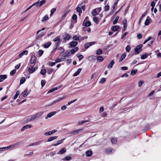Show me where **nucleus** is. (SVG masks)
<instances>
[{
    "label": "nucleus",
    "instance_id": "864d4df0",
    "mask_svg": "<svg viewBox=\"0 0 161 161\" xmlns=\"http://www.w3.org/2000/svg\"><path fill=\"white\" fill-rule=\"evenodd\" d=\"M137 72V70L136 69V70L132 69L131 72V73H130L131 75H133L136 73Z\"/></svg>",
    "mask_w": 161,
    "mask_h": 161
},
{
    "label": "nucleus",
    "instance_id": "338daca9",
    "mask_svg": "<svg viewBox=\"0 0 161 161\" xmlns=\"http://www.w3.org/2000/svg\"><path fill=\"white\" fill-rule=\"evenodd\" d=\"M104 10L105 11H108L109 9V6L108 5H107L105 6L104 8Z\"/></svg>",
    "mask_w": 161,
    "mask_h": 161
},
{
    "label": "nucleus",
    "instance_id": "4468645a",
    "mask_svg": "<svg viewBox=\"0 0 161 161\" xmlns=\"http://www.w3.org/2000/svg\"><path fill=\"white\" fill-rule=\"evenodd\" d=\"M78 44V42L75 41H72L69 43V45L71 47H74Z\"/></svg>",
    "mask_w": 161,
    "mask_h": 161
},
{
    "label": "nucleus",
    "instance_id": "58836bf2",
    "mask_svg": "<svg viewBox=\"0 0 161 161\" xmlns=\"http://www.w3.org/2000/svg\"><path fill=\"white\" fill-rule=\"evenodd\" d=\"M53 41L54 42H60V37L59 36H58L55 37L53 39Z\"/></svg>",
    "mask_w": 161,
    "mask_h": 161
},
{
    "label": "nucleus",
    "instance_id": "ea45409f",
    "mask_svg": "<svg viewBox=\"0 0 161 161\" xmlns=\"http://www.w3.org/2000/svg\"><path fill=\"white\" fill-rule=\"evenodd\" d=\"M96 53L97 55H100L102 53V51L100 49H99L96 51Z\"/></svg>",
    "mask_w": 161,
    "mask_h": 161
},
{
    "label": "nucleus",
    "instance_id": "a18cd8bd",
    "mask_svg": "<svg viewBox=\"0 0 161 161\" xmlns=\"http://www.w3.org/2000/svg\"><path fill=\"white\" fill-rule=\"evenodd\" d=\"M91 25V23L89 21H88L86 22L84 25V26L86 27H88L90 26Z\"/></svg>",
    "mask_w": 161,
    "mask_h": 161
},
{
    "label": "nucleus",
    "instance_id": "cd10ccee",
    "mask_svg": "<svg viewBox=\"0 0 161 161\" xmlns=\"http://www.w3.org/2000/svg\"><path fill=\"white\" fill-rule=\"evenodd\" d=\"M97 60L99 62H101L103 60V58L102 56H99L97 57Z\"/></svg>",
    "mask_w": 161,
    "mask_h": 161
},
{
    "label": "nucleus",
    "instance_id": "6e6d98bb",
    "mask_svg": "<svg viewBox=\"0 0 161 161\" xmlns=\"http://www.w3.org/2000/svg\"><path fill=\"white\" fill-rule=\"evenodd\" d=\"M16 70L15 69H14L12 70L10 72V75H13L16 73Z\"/></svg>",
    "mask_w": 161,
    "mask_h": 161
},
{
    "label": "nucleus",
    "instance_id": "c9c22d12",
    "mask_svg": "<svg viewBox=\"0 0 161 161\" xmlns=\"http://www.w3.org/2000/svg\"><path fill=\"white\" fill-rule=\"evenodd\" d=\"M72 19L73 20L75 21V23L77 22V16L75 14H74L72 16Z\"/></svg>",
    "mask_w": 161,
    "mask_h": 161
},
{
    "label": "nucleus",
    "instance_id": "bb28decb",
    "mask_svg": "<svg viewBox=\"0 0 161 161\" xmlns=\"http://www.w3.org/2000/svg\"><path fill=\"white\" fill-rule=\"evenodd\" d=\"M20 142H18L13 144L14 148H16L18 147L21 144Z\"/></svg>",
    "mask_w": 161,
    "mask_h": 161
},
{
    "label": "nucleus",
    "instance_id": "49530a36",
    "mask_svg": "<svg viewBox=\"0 0 161 161\" xmlns=\"http://www.w3.org/2000/svg\"><path fill=\"white\" fill-rule=\"evenodd\" d=\"M79 36H78L76 35H75L73 37V39L75 41H79Z\"/></svg>",
    "mask_w": 161,
    "mask_h": 161
},
{
    "label": "nucleus",
    "instance_id": "9b49d317",
    "mask_svg": "<svg viewBox=\"0 0 161 161\" xmlns=\"http://www.w3.org/2000/svg\"><path fill=\"white\" fill-rule=\"evenodd\" d=\"M63 99V97H59L56 100L54 101L53 102L48 104L47 105V106H51V105L53 104H54L56 103L57 102L62 100Z\"/></svg>",
    "mask_w": 161,
    "mask_h": 161
},
{
    "label": "nucleus",
    "instance_id": "473e14b6",
    "mask_svg": "<svg viewBox=\"0 0 161 161\" xmlns=\"http://www.w3.org/2000/svg\"><path fill=\"white\" fill-rule=\"evenodd\" d=\"M48 19V16L47 15H45L42 19V22H44Z\"/></svg>",
    "mask_w": 161,
    "mask_h": 161
},
{
    "label": "nucleus",
    "instance_id": "72a5a7b5",
    "mask_svg": "<svg viewBox=\"0 0 161 161\" xmlns=\"http://www.w3.org/2000/svg\"><path fill=\"white\" fill-rule=\"evenodd\" d=\"M53 69L50 68H48L47 69V73L49 74H51L53 71Z\"/></svg>",
    "mask_w": 161,
    "mask_h": 161
},
{
    "label": "nucleus",
    "instance_id": "b1692460",
    "mask_svg": "<svg viewBox=\"0 0 161 161\" xmlns=\"http://www.w3.org/2000/svg\"><path fill=\"white\" fill-rule=\"evenodd\" d=\"M126 56V53H124L121 56V58L119 59V62H121L125 58Z\"/></svg>",
    "mask_w": 161,
    "mask_h": 161
},
{
    "label": "nucleus",
    "instance_id": "c85d7f7f",
    "mask_svg": "<svg viewBox=\"0 0 161 161\" xmlns=\"http://www.w3.org/2000/svg\"><path fill=\"white\" fill-rule=\"evenodd\" d=\"M65 36L64 37V40L66 41L69 39L70 36L68 34H66Z\"/></svg>",
    "mask_w": 161,
    "mask_h": 161
},
{
    "label": "nucleus",
    "instance_id": "7ed1b4c3",
    "mask_svg": "<svg viewBox=\"0 0 161 161\" xmlns=\"http://www.w3.org/2000/svg\"><path fill=\"white\" fill-rule=\"evenodd\" d=\"M86 3L87 2L86 1H85L81 2L76 8V10L79 13V15H80V13H81L82 12L81 8V6L84 3Z\"/></svg>",
    "mask_w": 161,
    "mask_h": 161
},
{
    "label": "nucleus",
    "instance_id": "3c124183",
    "mask_svg": "<svg viewBox=\"0 0 161 161\" xmlns=\"http://www.w3.org/2000/svg\"><path fill=\"white\" fill-rule=\"evenodd\" d=\"M5 148H6L5 149V151H6V150H8L9 149H12L14 148L13 145H10V146H8L7 147H5Z\"/></svg>",
    "mask_w": 161,
    "mask_h": 161
},
{
    "label": "nucleus",
    "instance_id": "a211bd4d",
    "mask_svg": "<svg viewBox=\"0 0 161 161\" xmlns=\"http://www.w3.org/2000/svg\"><path fill=\"white\" fill-rule=\"evenodd\" d=\"M119 29V27L117 25L113 26L111 27V29L114 31H116L118 30Z\"/></svg>",
    "mask_w": 161,
    "mask_h": 161
},
{
    "label": "nucleus",
    "instance_id": "a19ab883",
    "mask_svg": "<svg viewBox=\"0 0 161 161\" xmlns=\"http://www.w3.org/2000/svg\"><path fill=\"white\" fill-rule=\"evenodd\" d=\"M58 89V88L57 87H54V88L50 89L48 92L47 93H49L52 92H53L54 91H55L56 90Z\"/></svg>",
    "mask_w": 161,
    "mask_h": 161
},
{
    "label": "nucleus",
    "instance_id": "5701e85b",
    "mask_svg": "<svg viewBox=\"0 0 161 161\" xmlns=\"http://www.w3.org/2000/svg\"><path fill=\"white\" fill-rule=\"evenodd\" d=\"M66 151V149L65 148H64L60 150L57 153V154H62L64 153Z\"/></svg>",
    "mask_w": 161,
    "mask_h": 161
},
{
    "label": "nucleus",
    "instance_id": "f257e3e1",
    "mask_svg": "<svg viewBox=\"0 0 161 161\" xmlns=\"http://www.w3.org/2000/svg\"><path fill=\"white\" fill-rule=\"evenodd\" d=\"M29 67L28 68V70L30 74H32L35 72L36 70L37 69L36 67H34V65H30L28 64Z\"/></svg>",
    "mask_w": 161,
    "mask_h": 161
},
{
    "label": "nucleus",
    "instance_id": "774afa93",
    "mask_svg": "<svg viewBox=\"0 0 161 161\" xmlns=\"http://www.w3.org/2000/svg\"><path fill=\"white\" fill-rule=\"evenodd\" d=\"M67 108V106L66 105H64L62 106L61 108V109L62 110H64L66 109Z\"/></svg>",
    "mask_w": 161,
    "mask_h": 161
},
{
    "label": "nucleus",
    "instance_id": "4d7b16f0",
    "mask_svg": "<svg viewBox=\"0 0 161 161\" xmlns=\"http://www.w3.org/2000/svg\"><path fill=\"white\" fill-rule=\"evenodd\" d=\"M56 9L55 8H53L51 9V14H50V16H52L54 13L56 11Z\"/></svg>",
    "mask_w": 161,
    "mask_h": 161
},
{
    "label": "nucleus",
    "instance_id": "20e7f679",
    "mask_svg": "<svg viewBox=\"0 0 161 161\" xmlns=\"http://www.w3.org/2000/svg\"><path fill=\"white\" fill-rule=\"evenodd\" d=\"M46 2V0H42L41 1H38L34 3L33 4V5H36L37 7H39L41 6L43 4H44Z\"/></svg>",
    "mask_w": 161,
    "mask_h": 161
},
{
    "label": "nucleus",
    "instance_id": "423d86ee",
    "mask_svg": "<svg viewBox=\"0 0 161 161\" xmlns=\"http://www.w3.org/2000/svg\"><path fill=\"white\" fill-rule=\"evenodd\" d=\"M35 119L34 115H31L27 117L24 119L25 121L26 122L31 121Z\"/></svg>",
    "mask_w": 161,
    "mask_h": 161
},
{
    "label": "nucleus",
    "instance_id": "6e6552de",
    "mask_svg": "<svg viewBox=\"0 0 161 161\" xmlns=\"http://www.w3.org/2000/svg\"><path fill=\"white\" fill-rule=\"evenodd\" d=\"M96 43V42H92L88 43H86L85 45V47L86 49L88 48L90 46H92L93 45H94Z\"/></svg>",
    "mask_w": 161,
    "mask_h": 161
},
{
    "label": "nucleus",
    "instance_id": "69168bd1",
    "mask_svg": "<svg viewBox=\"0 0 161 161\" xmlns=\"http://www.w3.org/2000/svg\"><path fill=\"white\" fill-rule=\"evenodd\" d=\"M112 144H115L116 143L117 140L115 139H113L111 140Z\"/></svg>",
    "mask_w": 161,
    "mask_h": 161
},
{
    "label": "nucleus",
    "instance_id": "c756f323",
    "mask_svg": "<svg viewBox=\"0 0 161 161\" xmlns=\"http://www.w3.org/2000/svg\"><path fill=\"white\" fill-rule=\"evenodd\" d=\"M81 130V129H78L76 130H74L73 131H72L70 133L71 134L74 135L77 134Z\"/></svg>",
    "mask_w": 161,
    "mask_h": 161
},
{
    "label": "nucleus",
    "instance_id": "09e8293b",
    "mask_svg": "<svg viewBox=\"0 0 161 161\" xmlns=\"http://www.w3.org/2000/svg\"><path fill=\"white\" fill-rule=\"evenodd\" d=\"M61 43V41L58 42L55 44L56 46V47L53 49V51H55L56 49L58 47L59 45Z\"/></svg>",
    "mask_w": 161,
    "mask_h": 161
},
{
    "label": "nucleus",
    "instance_id": "680f3d73",
    "mask_svg": "<svg viewBox=\"0 0 161 161\" xmlns=\"http://www.w3.org/2000/svg\"><path fill=\"white\" fill-rule=\"evenodd\" d=\"M97 11L95 9L93 10L92 13V15L94 16L96 15L97 14Z\"/></svg>",
    "mask_w": 161,
    "mask_h": 161
},
{
    "label": "nucleus",
    "instance_id": "37998d69",
    "mask_svg": "<svg viewBox=\"0 0 161 161\" xmlns=\"http://www.w3.org/2000/svg\"><path fill=\"white\" fill-rule=\"evenodd\" d=\"M89 120H85V121H79L78 122V125H81L82 124H83L85 123H86L87 122H89Z\"/></svg>",
    "mask_w": 161,
    "mask_h": 161
},
{
    "label": "nucleus",
    "instance_id": "f704fd0d",
    "mask_svg": "<svg viewBox=\"0 0 161 161\" xmlns=\"http://www.w3.org/2000/svg\"><path fill=\"white\" fill-rule=\"evenodd\" d=\"M69 10H66V11H64V14L62 17V18L63 19H64L65 18L66 16L68 14V13H69Z\"/></svg>",
    "mask_w": 161,
    "mask_h": 161
},
{
    "label": "nucleus",
    "instance_id": "2eb2a0df",
    "mask_svg": "<svg viewBox=\"0 0 161 161\" xmlns=\"http://www.w3.org/2000/svg\"><path fill=\"white\" fill-rule=\"evenodd\" d=\"M105 153L108 154L111 153L112 152H114V150L111 148H108L105 149Z\"/></svg>",
    "mask_w": 161,
    "mask_h": 161
},
{
    "label": "nucleus",
    "instance_id": "0e129e2a",
    "mask_svg": "<svg viewBox=\"0 0 161 161\" xmlns=\"http://www.w3.org/2000/svg\"><path fill=\"white\" fill-rule=\"evenodd\" d=\"M147 57V54H146L144 55H143L141 57V59H144L146 58Z\"/></svg>",
    "mask_w": 161,
    "mask_h": 161
},
{
    "label": "nucleus",
    "instance_id": "39448f33",
    "mask_svg": "<svg viewBox=\"0 0 161 161\" xmlns=\"http://www.w3.org/2000/svg\"><path fill=\"white\" fill-rule=\"evenodd\" d=\"M71 55L70 52L69 50L66 51L62 56L61 59L63 60L66 59L67 57H69Z\"/></svg>",
    "mask_w": 161,
    "mask_h": 161
},
{
    "label": "nucleus",
    "instance_id": "9d476101",
    "mask_svg": "<svg viewBox=\"0 0 161 161\" xmlns=\"http://www.w3.org/2000/svg\"><path fill=\"white\" fill-rule=\"evenodd\" d=\"M28 51L27 50H25L23 51L19 55V58H21L23 56L25 55H27L28 54Z\"/></svg>",
    "mask_w": 161,
    "mask_h": 161
},
{
    "label": "nucleus",
    "instance_id": "f03ea898",
    "mask_svg": "<svg viewBox=\"0 0 161 161\" xmlns=\"http://www.w3.org/2000/svg\"><path fill=\"white\" fill-rule=\"evenodd\" d=\"M142 45L140 44L138 45L134 48L135 53L136 54H137L140 53L142 51Z\"/></svg>",
    "mask_w": 161,
    "mask_h": 161
},
{
    "label": "nucleus",
    "instance_id": "7c9ffc66",
    "mask_svg": "<svg viewBox=\"0 0 161 161\" xmlns=\"http://www.w3.org/2000/svg\"><path fill=\"white\" fill-rule=\"evenodd\" d=\"M86 156L90 157L92 155V151H87L86 152Z\"/></svg>",
    "mask_w": 161,
    "mask_h": 161
},
{
    "label": "nucleus",
    "instance_id": "412c9836",
    "mask_svg": "<svg viewBox=\"0 0 161 161\" xmlns=\"http://www.w3.org/2000/svg\"><path fill=\"white\" fill-rule=\"evenodd\" d=\"M150 19V18L149 16L147 17V18L145 22V25H148L149 24Z\"/></svg>",
    "mask_w": 161,
    "mask_h": 161
},
{
    "label": "nucleus",
    "instance_id": "4c0bfd02",
    "mask_svg": "<svg viewBox=\"0 0 161 161\" xmlns=\"http://www.w3.org/2000/svg\"><path fill=\"white\" fill-rule=\"evenodd\" d=\"M93 20L94 21L96 24H98L99 23V21L98 20V19L96 17H94L93 18Z\"/></svg>",
    "mask_w": 161,
    "mask_h": 161
},
{
    "label": "nucleus",
    "instance_id": "6ab92c4d",
    "mask_svg": "<svg viewBox=\"0 0 161 161\" xmlns=\"http://www.w3.org/2000/svg\"><path fill=\"white\" fill-rule=\"evenodd\" d=\"M114 64V62L113 60H112L111 62L108 64V66L107 68L108 69H111L113 65Z\"/></svg>",
    "mask_w": 161,
    "mask_h": 161
},
{
    "label": "nucleus",
    "instance_id": "de8ad7c7",
    "mask_svg": "<svg viewBox=\"0 0 161 161\" xmlns=\"http://www.w3.org/2000/svg\"><path fill=\"white\" fill-rule=\"evenodd\" d=\"M19 93H20L19 92V91H17L16 92V94L14 97V100L16 99L17 98L19 94Z\"/></svg>",
    "mask_w": 161,
    "mask_h": 161
},
{
    "label": "nucleus",
    "instance_id": "f8f14e48",
    "mask_svg": "<svg viewBox=\"0 0 161 161\" xmlns=\"http://www.w3.org/2000/svg\"><path fill=\"white\" fill-rule=\"evenodd\" d=\"M43 113L42 112H40L34 115V116L35 119L40 118L42 115Z\"/></svg>",
    "mask_w": 161,
    "mask_h": 161
},
{
    "label": "nucleus",
    "instance_id": "052dcab7",
    "mask_svg": "<svg viewBox=\"0 0 161 161\" xmlns=\"http://www.w3.org/2000/svg\"><path fill=\"white\" fill-rule=\"evenodd\" d=\"M46 81L45 80H42L41 81V84L42 87H43L46 83Z\"/></svg>",
    "mask_w": 161,
    "mask_h": 161
},
{
    "label": "nucleus",
    "instance_id": "e2e57ef3",
    "mask_svg": "<svg viewBox=\"0 0 161 161\" xmlns=\"http://www.w3.org/2000/svg\"><path fill=\"white\" fill-rule=\"evenodd\" d=\"M105 81L106 79L105 78H103L101 79L99 82L101 83H103Z\"/></svg>",
    "mask_w": 161,
    "mask_h": 161
},
{
    "label": "nucleus",
    "instance_id": "e433bc0d",
    "mask_svg": "<svg viewBox=\"0 0 161 161\" xmlns=\"http://www.w3.org/2000/svg\"><path fill=\"white\" fill-rule=\"evenodd\" d=\"M27 91V89H26L23 92V93H22V95L23 97H25L28 95Z\"/></svg>",
    "mask_w": 161,
    "mask_h": 161
},
{
    "label": "nucleus",
    "instance_id": "f3484780",
    "mask_svg": "<svg viewBox=\"0 0 161 161\" xmlns=\"http://www.w3.org/2000/svg\"><path fill=\"white\" fill-rule=\"evenodd\" d=\"M127 20L126 19L124 20L123 22V24L124 25V28L123 30V31H125L127 28Z\"/></svg>",
    "mask_w": 161,
    "mask_h": 161
},
{
    "label": "nucleus",
    "instance_id": "5fc2aeb1",
    "mask_svg": "<svg viewBox=\"0 0 161 161\" xmlns=\"http://www.w3.org/2000/svg\"><path fill=\"white\" fill-rule=\"evenodd\" d=\"M71 158H72L71 157L69 156H67L64 158L63 159L64 160H70L71 159Z\"/></svg>",
    "mask_w": 161,
    "mask_h": 161
},
{
    "label": "nucleus",
    "instance_id": "aec40b11",
    "mask_svg": "<svg viewBox=\"0 0 161 161\" xmlns=\"http://www.w3.org/2000/svg\"><path fill=\"white\" fill-rule=\"evenodd\" d=\"M79 48L76 47L74 48L71 49L70 52L71 54H73L75 52L77 51L78 50Z\"/></svg>",
    "mask_w": 161,
    "mask_h": 161
},
{
    "label": "nucleus",
    "instance_id": "dca6fc26",
    "mask_svg": "<svg viewBox=\"0 0 161 161\" xmlns=\"http://www.w3.org/2000/svg\"><path fill=\"white\" fill-rule=\"evenodd\" d=\"M7 78V76L6 75H0V82L3 81Z\"/></svg>",
    "mask_w": 161,
    "mask_h": 161
},
{
    "label": "nucleus",
    "instance_id": "2f4dec72",
    "mask_svg": "<svg viewBox=\"0 0 161 161\" xmlns=\"http://www.w3.org/2000/svg\"><path fill=\"white\" fill-rule=\"evenodd\" d=\"M63 140H59L57 142V143L53 144V146H57L58 145L62 143L63 142Z\"/></svg>",
    "mask_w": 161,
    "mask_h": 161
},
{
    "label": "nucleus",
    "instance_id": "79ce46f5",
    "mask_svg": "<svg viewBox=\"0 0 161 161\" xmlns=\"http://www.w3.org/2000/svg\"><path fill=\"white\" fill-rule=\"evenodd\" d=\"M46 72V69H42L41 70L40 73L42 75H44L45 74Z\"/></svg>",
    "mask_w": 161,
    "mask_h": 161
},
{
    "label": "nucleus",
    "instance_id": "4be33fe9",
    "mask_svg": "<svg viewBox=\"0 0 161 161\" xmlns=\"http://www.w3.org/2000/svg\"><path fill=\"white\" fill-rule=\"evenodd\" d=\"M58 138L57 136H52L49 138L47 140V142H49L53 141Z\"/></svg>",
    "mask_w": 161,
    "mask_h": 161
},
{
    "label": "nucleus",
    "instance_id": "0eeeda50",
    "mask_svg": "<svg viewBox=\"0 0 161 161\" xmlns=\"http://www.w3.org/2000/svg\"><path fill=\"white\" fill-rule=\"evenodd\" d=\"M36 58L35 56H32L30 60V63L29 64L34 65L36 61Z\"/></svg>",
    "mask_w": 161,
    "mask_h": 161
},
{
    "label": "nucleus",
    "instance_id": "13d9d810",
    "mask_svg": "<svg viewBox=\"0 0 161 161\" xmlns=\"http://www.w3.org/2000/svg\"><path fill=\"white\" fill-rule=\"evenodd\" d=\"M117 4L116 3H114V5L112 6V8H113V11H114L115 10V8L117 6Z\"/></svg>",
    "mask_w": 161,
    "mask_h": 161
},
{
    "label": "nucleus",
    "instance_id": "603ef678",
    "mask_svg": "<svg viewBox=\"0 0 161 161\" xmlns=\"http://www.w3.org/2000/svg\"><path fill=\"white\" fill-rule=\"evenodd\" d=\"M125 49L127 52H129L130 50V47L129 45H128L125 47Z\"/></svg>",
    "mask_w": 161,
    "mask_h": 161
},
{
    "label": "nucleus",
    "instance_id": "393cba45",
    "mask_svg": "<svg viewBox=\"0 0 161 161\" xmlns=\"http://www.w3.org/2000/svg\"><path fill=\"white\" fill-rule=\"evenodd\" d=\"M82 69L79 68V69L73 75V76H76L78 75L80 73Z\"/></svg>",
    "mask_w": 161,
    "mask_h": 161
},
{
    "label": "nucleus",
    "instance_id": "8fccbe9b",
    "mask_svg": "<svg viewBox=\"0 0 161 161\" xmlns=\"http://www.w3.org/2000/svg\"><path fill=\"white\" fill-rule=\"evenodd\" d=\"M59 50V52L60 53H62L64 52V49L62 47H59L58 49Z\"/></svg>",
    "mask_w": 161,
    "mask_h": 161
},
{
    "label": "nucleus",
    "instance_id": "a878e982",
    "mask_svg": "<svg viewBox=\"0 0 161 161\" xmlns=\"http://www.w3.org/2000/svg\"><path fill=\"white\" fill-rule=\"evenodd\" d=\"M51 44V43L50 42H48L44 44V47L45 48H48Z\"/></svg>",
    "mask_w": 161,
    "mask_h": 161
},
{
    "label": "nucleus",
    "instance_id": "ddd939ff",
    "mask_svg": "<svg viewBox=\"0 0 161 161\" xmlns=\"http://www.w3.org/2000/svg\"><path fill=\"white\" fill-rule=\"evenodd\" d=\"M32 126L31 125H26L23 127L21 129V131H23L26 129H28V128H31L32 127Z\"/></svg>",
    "mask_w": 161,
    "mask_h": 161
},
{
    "label": "nucleus",
    "instance_id": "1a4fd4ad",
    "mask_svg": "<svg viewBox=\"0 0 161 161\" xmlns=\"http://www.w3.org/2000/svg\"><path fill=\"white\" fill-rule=\"evenodd\" d=\"M56 113V112L55 111L49 113L47 114V116L45 117V119H47L48 118H51L52 116L55 115Z\"/></svg>",
    "mask_w": 161,
    "mask_h": 161
},
{
    "label": "nucleus",
    "instance_id": "c03bdc74",
    "mask_svg": "<svg viewBox=\"0 0 161 161\" xmlns=\"http://www.w3.org/2000/svg\"><path fill=\"white\" fill-rule=\"evenodd\" d=\"M25 78L23 77L20 80V84H23L25 82Z\"/></svg>",
    "mask_w": 161,
    "mask_h": 161
},
{
    "label": "nucleus",
    "instance_id": "bf43d9fd",
    "mask_svg": "<svg viewBox=\"0 0 161 161\" xmlns=\"http://www.w3.org/2000/svg\"><path fill=\"white\" fill-rule=\"evenodd\" d=\"M119 19V16H117L116 17V19H115L114 20V21L113 22V24L114 25H115L116 24Z\"/></svg>",
    "mask_w": 161,
    "mask_h": 161
}]
</instances>
